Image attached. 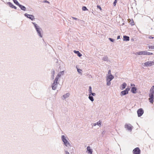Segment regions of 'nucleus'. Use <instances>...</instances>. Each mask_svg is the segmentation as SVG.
Segmentation results:
<instances>
[{"label":"nucleus","mask_w":154,"mask_h":154,"mask_svg":"<svg viewBox=\"0 0 154 154\" xmlns=\"http://www.w3.org/2000/svg\"><path fill=\"white\" fill-rule=\"evenodd\" d=\"M149 100L151 103H153L154 98V86H152L149 90Z\"/></svg>","instance_id":"1"},{"label":"nucleus","mask_w":154,"mask_h":154,"mask_svg":"<svg viewBox=\"0 0 154 154\" xmlns=\"http://www.w3.org/2000/svg\"><path fill=\"white\" fill-rule=\"evenodd\" d=\"M137 54L139 55H152L153 54L152 53L146 51H141L138 52L137 53Z\"/></svg>","instance_id":"2"},{"label":"nucleus","mask_w":154,"mask_h":154,"mask_svg":"<svg viewBox=\"0 0 154 154\" xmlns=\"http://www.w3.org/2000/svg\"><path fill=\"white\" fill-rule=\"evenodd\" d=\"M33 24L34 25V26L35 28V29L37 32L39 34V36L41 37H42V36L41 35V32L42 31L41 29L40 28L38 27V26H37V24H35V23H33Z\"/></svg>","instance_id":"3"},{"label":"nucleus","mask_w":154,"mask_h":154,"mask_svg":"<svg viewBox=\"0 0 154 154\" xmlns=\"http://www.w3.org/2000/svg\"><path fill=\"white\" fill-rule=\"evenodd\" d=\"M58 80V78H56L55 79L54 83L53 84L52 88L53 90H55L56 89L57 85V81Z\"/></svg>","instance_id":"4"},{"label":"nucleus","mask_w":154,"mask_h":154,"mask_svg":"<svg viewBox=\"0 0 154 154\" xmlns=\"http://www.w3.org/2000/svg\"><path fill=\"white\" fill-rule=\"evenodd\" d=\"M62 139L63 141V142L64 144L66 146L70 145L69 143L68 142L66 139H65L64 135L62 136Z\"/></svg>","instance_id":"5"},{"label":"nucleus","mask_w":154,"mask_h":154,"mask_svg":"<svg viewBox=\"0 0 154 154\" xmlns=\"http://www.w3.org/2000/svg\"><path fill=\"white\" fill-rule=\"evenodd\" d=\"M130 90V88H127L125 90L122 91L121 95L123 96L128 94V91Z\"/></svg>","instance_id":"6"},{"label":"nucleus","mask_w":154,"mask_h":154,"mask_svg":"<svg viewBox=\"0 0 154 154\" xmlns=\"http://www.w3.org/2000/svg\"><path fill=\"white\" fill-rule=\"evenodd\" d=\"M144 111L142 108L139 109L137 111L138 116L139 117H140L143 113Z\"/></svg>","instance_id":"7"},{"label":"nucleus","mask_w":154,"mask_h":154,"mask_svg":"<svg viewBox=\"0 0 154 154\" xmlns=\"http://www.w3.org/2000/svg\"><path fill=\"white\" fill-rule=\"evenodd\" d=\"M133 152L134 154H140V150L138 147H137L133 150Z\"/></svg>","instance_id":"8"},{"label":"nucleus","mask_w":154,"mask_h":154,"mask_svg":"<svg viewBox=\"0 0 154 154\" xmlns=\"http://www.w3.org/2000/svg\"><path fill=\"white\" fill-rule=\"evenodd\" d=\"M154 64V62L153 61H149L146 62L144 63L145 66H150L153 65Z\"/></svg>","instance_id":"9"},{"label":"nucleus","mask_w":154,"mask_h":154,"mask_svg":"<svg viewBox=\"0 0 154 154\" xmlns=\"http://www.w3.org/2000/svg\"><path fill=\"white\" fill-rule=\"evenodd\" d=\"M24 15L26 17L29 18L32 20H33L35 19L34 16L32 15L29 14H25Z\"/></svg>","instance_id":"10"},{"label":"nucleus","mask_w":154,"mask_h":154,"mask_svg":"<svg viewBox=\"0 0 154 154\" xmlns=\"http://www.w3.org/2000/svg\"><path fill=\"white\" fill-rule=\"evenodd\" d=\"M125 128L128 130L131 131L133 127L130 124H126L125 125Z\"/></svg>","instance_id":"11"},{"label":"nucleus","mask_w":154,"mask_h":154,"mask_svg":"<svg viewBox=\"0 0 154 154\" xmlns=\"http://www.w3.org/2000/svg\"><path fill=\"white\" fill-rule=\"evenodd\" d=\"M113 76L112 75H110L108 77V78L106 79V81H110L112 79H113Z\"/></svg>","instance_id":"12"},{"label":"nucleus","mask_w":154,"mask_h":154,"mask_svg":"<svg viewBox=\"0 0 154 154\" xmlns=\"http://www.w3.org/2000/svg\"><path fill=\"white\" fill-rule=\"evenodd\" d=\"M137 88L135 87H133L131 89V91L133 93H136V92Z\"/></svg>","instance_id":"13"},{"label":"nucleus","mask_w":154,"mask_h":154,"mask_svg":"<svg viewBox=\"0 0 154 154\" xmlns=\"http://www.w3.org/2000/svg\"><path fill=\"white\" fill-rule=\"evenodd\" d=\"M74 53L77 54L78 56L79 57H80L82 56V54H81V53L79 52V51L74 50Z\"/></svg>","instance_id":"14"},{"label":"nucleus","mask_w":154,"mask_h":154,"mask_svg":"<svg viewBox=\"0 0 154 154\" xmlns=\"http://www.w3.org/2000/svg\"><path fill=\"white\" fill-rule=\"evenodd\" d=\"M18 6L20 8L22 9V10L25 11L26 10V8L24 6L20 4H19L18 5Z\"/></svg>","instance_id":"15"},{"label":"nucleus","mask_w":154,"mask_h":154,"mask_svg":"<svg viewBox=\"0 0 154 154\" xmlns=\"http://www.w3.org/2000/svg\"><path fill=\"white\" fill-rule=\"evenodd\" d=\"M87 150L88 152V153L90 154H92V150L90 149V146H88L87 147Z\"/></svg>","instance_id":"16"},{"label":"nucleus","mask_w":154,"mask_h":154,"mask_svg":"<svg viewBox=\"0 0 154 154\" xmlns=\"http://www.w3.org/2000/svg\"><path fill=\"white\" fill-rule=\"evenodd\" d=\"M126 86H127V84L125 83L124 82V83H123L121 86V87H122L121 89L123 90V89L125 88V87H126Z\"/></svg>","instance_id":"17"},{"label":"nucleus","mask_w":154,"mask_h":154,"mask_svg":"<svg viewBox=\"0 0 154 154\" xmlns=\"http://www.w3.org/2000/svg\"><path fill=\"white\" fill-rule=\"evenodd\" d=\"M123 39L125 41H128L129 40V37L128 36H124Z\"/></svg>","instance_id":"18"},{"label":"nucleus","mask_w":154,"mask_h":154,"mask_svg":"<svg viewBox=\"0 0 154 154\" xmlns=\"http://www.w3.org/2000/svg\"><path fill=\"white\" fill-rule=\"evenodd\" d=\"M128 21H129V23L132 25H134V22L133 20H131L130 19L128 20Z\"/></svg>","instance_id":"19"},{"label":"nucleus","mask_w":154,"mask_h":154,"mask_svg":"<svg viewBox=\"0 0 154 154\" xmlns=\"http://www.w3.org/2000/svg\"><path fill=\"white\" fill-rule=\"evenodd\" d=\"M69 95V93H67L66 94H65L63 96V97L64 99L68 97Z\"/></svg>","instance_id":"20"},{"label":"nucleus","mask_w":154,"mask_h":154,"mask_svg":"<svg viewBox=\"0 0 154 154\" xmlns=\"http://www.w3.org/2000/svg\"><path fill=\"white\" fill-rule=\"evenodd\" d=\"M15 4L16 5H19L20 4L18 2H17V0H13Z\"/></svg>","instance_id":"21"},{"label":"nucleus","mask_w":154,"mask_h":154,"mask_svg":"<svg viewBox=\"0 0 154 154\" xmlns=\"http://www.w3.org/2000/svg\"><path fill=\"white\" fill-rule=\"evenodd\" d=\"M149 48L151 49H154V46L151 45V46H148Z\"/></svg>","instance_id":"22"},{"label":"nucleus","mask_w":154,"mask_h":154,"mask_svg":"<svg viewBox=\"0 0 154 154\" xmlns=\"http://www.w3.org/2000/svg\"><path fill=\"white\" fill-rule=\"evenodd\" d=\"M89 98L90 99V100L91 101H94V98L93 97L91 96L90 95H89Z\"/></svg>","instance_id":"23"},{"label":"nucleus","mask_w":154,"mask_h":154,"mask_svg":"<svg viewBox=\"0 0 154 154\" xmlns=\"http://www.w3.org/2000/svg\"><path fill=\"white\" fill-rule=\"evenodd\" d=\"M8 4L9 6L11 8H12V7L14 6V5L11 2H9Z\"/></svg>","instance_id":"24"},{"label":"nucleus","mask_w":154,"mask_h":154,"mask_svg":"<svg viewBox=\"0 0 154 154\" xmlns=\"http://www.w3.org/2000/svg\"><path fill=\"white\" fill-rule=\"evenodd\" d=\"M82 10H83V11H86V10H87L88 9H87V8H86V7H85V6H83L82 7Z\"/></svg>","instance_id":"25"},{"label":"nucleus","mask_w":154,"mask_h":154,"mask_svg":"<svg viewBox=\"0 0 154 154\" xmlns=\"http://www.w3.org/2000/svg\"><path fill=\"white\" fill-rule=\"evenodd\" d=\"M117 2V0H115L114 3L113 5L114 6H116V3Z\"/></svg>","instance_id":"26"},{"label":"nucleus","mask_w":154,"mask_h":154,"mask_svg":"<svg viewBox=\"0 0 154 154\" xmlns=\"http://www.w3.org/2000/svg\"><path fill=\"white\" fill-rule=\"evenodd\" d=\"M77 70H78V72L80 73H81V74H82V70L81 69H77Z\"/></svg>","instance_id":"27"},{"label":"nucleus","mask_w":154,"mask_h":154,"mask_svg":"<svg viewBox=\"0 0 154 154\" xmlns=\"http://www.w3.org/2000/svg\"><path fill=\"white\" fill-rule=\"evenodd\" d=\"M89 93H91L92 92L91 88V86H90L89 87Z\"/></svg>","instance_id":"28"},{"label":"nucleus","mask_w":154,"mask_h":154,"mask_svg":"<svg viewBox=\"0 0 154 154\" xmlns=\"http://www.w3.org/2000/svg\"><path fill=\"white\" fill-rule=\"evenodd\" d=\"M97 7L99 8V9H100V11H101L102 10V8H101V7H100V6L99 5H97Z\"/></svg>","instance_id":"29"},{"label":"nucleus","mask_w":154,"mask_h":154,"mask_svg":"<svg viewBox=\"0 0 154 154\" xmlns=\"http://www.w3.org/2000/svg\"><path fill=\"white\" fill-rule=\"evenodd\" d=\"M107 85H110L111 84L110 82V81H107Z\"/></svg>","instance_id":"30"},{"label":"nucleus","mask_w":154,"mask_h":154,"mask_svg":"<svg viewBox=\"0 0 154 154\" xmlns=\"http://www.w3.org/2000/svg\"><path fill=\"white\" fill-rule=\"evenodd\" d=\"M60 73H61L62 74H63V72L62 71V72H60V73H59V74H58V75L60 76L61 75V74H60Z\"/></svg>","instance_id":"31"},{"label":"nucleus","mask_w":154,"mask_h":154,"mask_svg":"<svg viewBox=\"0 0 154 154\" xmlns=\"http://www.w3.org/2000/svg\"><path fill=\"white\" fill-rule=\"evenodd\" d=\"M43 2H44V3H48V4L50 3L48 1H47V0H45V1H44Z\"/></svg>","instance_id":"32"},{"label":"nucleus","mask_w":154,"mask_h":154,"mask_svg":"<svg viewBox=\"0 0 154 154\" xmlns=\"http://www.w3.org/2000/svg\"><path fill=\"white\" fill-rule=\"evenodd\" d=\"M109 40H110L111 41V42H114V40H113V39L111 38H109Z\"/></svg>","instance_id":"33"},{"label":"nucleus","mask_w":154,"mask_h":154,"mask_svg":"<svg viewBox=\"0 0 154 154\" xmlns=\"http://www.w3.org/2000/svg\"><path fill=\"white\" fill-rule=\"evenodd\" d=\"M107 58L106 57L103 58V59L104 60H107Z\"/></svg>","instance_id":"34"},{"label":"nucleus","mask_w":154,"mask_h":154,"mask_svg":"<svg viewBox=\"0 0 154 154\" xmlns=\"http://www.w3.org/2000/svg\"><path fill=\"white\" fill-rule=\"evenodd\" d=\"M97 125H100V121H99L97 122Z\"/></svg>","instance_id":"35"},{"label":"nucleus","mask_w":154,"mask_h":154,"mask_svg":"<svg viewBox=\"0 0 154 154\" xmlns=\"http://www.w3.org/2000/svg\"><path fill=\"white\" fill-rule=\"evenodd\" d=\"M93 96H95V93H92V92L91 93Z\"/></svg>","instance_id":"36"},{"label":"nucleus","mask_w":154,"mask_h":154,"mask_svg":"<svg viewBox=\"0 0 154 154\" xmlns=\"http://www.w3.org/2000/svg\"><path fill=\"white\" fill-rule=\"evenodd\" d=\"M72 18L74 19V20H77V18H75V17H72Z\"/></svg>","instance_id":"37"},{"label":"nucleus","mask_w":154,"mask_h":154,"mask_svg":"<svg viewBox=\"0 0 154 154\" xmlns=\"http://www.w3.org/2000/svg\"><path fill=\"white\" fill-rule=\"evenodd\" d=\"M131 86H133L134 87L135 86V85L134 84H131Z\"/></svg>","instance_id":"38"},{"label":"nucleus","mask_w":154,"mask_h":154,"mask_svg":"<svg viewBox=\"0 0 154 154\" xmlns=\"http://www.w3.org/2000/svg\"><path fill=\"white\" fill-rule=\"evenodd\" d=\"M108 74H111V71H110V70H109V71H108Z\"/></svg>","instance_id":"39"},{"label":"nucleus","mask_w":154,"mask_h":154,"mask_svg":"<svg viewBox=\"0 0 154 154\" xmlns=\"http://www.w3.org/2000/svg\"><path fill=\"white\" fill-rule=\"evenodd\" d=\"M149 38H154V37H151V36H149Z\"/></svg>","instance_id":"40"},{"label":"nucleus","mask_w":154,"mask_h":154,"mask_svg":"<svg viewBox=\"0 0 154 154\" xmlns=\"http://www.w3.org/2000/svg\"><path fill=\"white\" fill-rule=\"evenodd\" d=\"M66 154H69V153L67 151H66Z\"/></svg>","instance_id":"41"},{"label":"nucleus","mask_w":154,"mask_h":154,"mask_svg":"<svg viewBox=\"0 0 154 154\" xmlns=\"http://www.w3.org/2000/svg\"><path fill=\"white\" fill-rule=\"evenodd\" d=\"M12 8H14L15 9H16V7L15 6H14H14L12 7Z\"/></svg>","instance_id":"42"},{"label":"nucleus","mask_w":154,"mask_h":154,"mask_svg":"<svg viewBox=\"0 0 154 154\" xmlns=\"http://www.w3.org/2000/svg\"><path fill=\"white\" fill-rule=\"evenodd\" d=\"M120 38V36L119 35L118 36L117 38V39H119Z\"/></svg>","instance_id":"43"}]
</instances>
